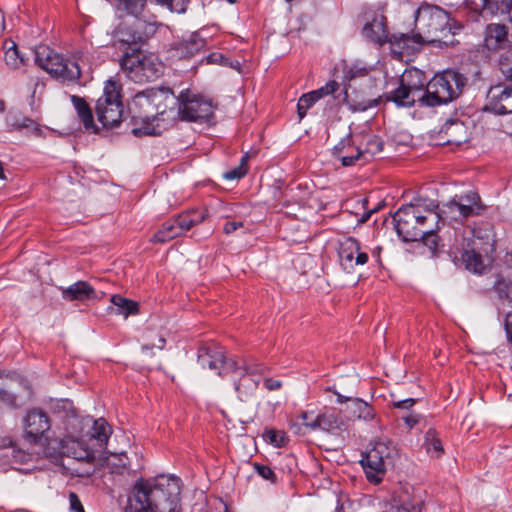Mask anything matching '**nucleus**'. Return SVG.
Here are the masks:
<instances>
[{
  "instance_id": "nucleus-48",
  "label": "nucleus",
  "mask_w": 512,
  "mask_h": 512,
  "mask_svg": "<svg viewBox=\"0 0 512 512\" xmlns=\"http://www.w3.org/2000/svg\"><path fill=\"white\" fill-rule=\"evenodd\" d=\"M10 457L12 458L13 462L17 464H26L33 459L32 454L15 447H12Z\"/></svg>"
},
{
  "instance_id": "nucleus-23",
  "label": "nucleus",
  "mask_w": 512,
  "mask_h": 512,
  "mask_svg": "<svg viewBox=\"0 0 512 512\" xmlns=\"http://www.w3.org/2000/svg\"><path fill=\"white\" fill-rule=\"evenodd\" d=\"M164 101L159 106H155V114L161 118H155L154 124H160L161 133L172 125L178 117L175 106H178V97L169 88H160Z\"/></svg>"
},
{
  "instance_id": "nucleus-15",
  "label": "nucleus",
  "mask_w": 512,
  "mask_h": 512,
  "mask_svg": "<svg viewBox=\"0 0 512 512\" xmlns=\"http://www.w3.org/2000/svg\"><path fill=\"white\" fill-rule=\"evenodd\" d=\"M484 210L480 196L476 192H468L445 203L439 212L441 218L459 223L467 218L479 215Z\"/></svg>"
},
{
  "instance_id": "nucleus-22",
  "label": "nucleus",
  "mask_w": 512,
  "mask_h": 512,
  "mask_svg": "<svg viewBox=\"0 0 512 512\" xmlns=\"http://www.w3.org/2000/svg\"><path fill=\"white\" fill-rule=\"evenodd\" d=\"M339 258L345 270H352L354 265H364L368 254L361 251L360 243L353 237H348L340 243Z\"/></svg>"
},
{
  "instance_id": "nucleus-52",
  "label": "nucleus",
  "mask_w": 512,
  "mask_h": 512,
  "mask_svg": "<svg viewBox=\"0 0 512 512\" xmlns=\"http://www.w3.org/2000/svg\"><path fill=\"white\" fill-rule=\"evenodd\" d=\"M188 3L189 0H168L165 6H167L171 12L184 13Z\"/></svg>"
},
{
  "instance_id": "nucleus-49",
  "label": "nucleus",
  "mask_w": 512,
  "mask_h": 512,
  "mask_svg": "<svg viewBox=\"0 0 512 512\" xmlns=\"http://www.w3.org/2000/svg\"><path fill=\"white\" fill-rule=\"evenodd\" d=\"M7 121L11 127L16 128V129L30 127L31 124L33 123V121L31 119L26 118V117H22L20 119V117L18 115H9L7 118Z\"/></svg>"
},
{
  "instance_id": "nucleus-36",
  "label": "nucleus",
  "mask_w": 512,
  "mask_h": 512,
  "mask_svg": "<svg viewBox=\"0 0 512 512\" xmlns=\"http://www.w3.org/2000/svg\"><path fill=\"white\" fill-rule=\"evenodd\" d=\"M425 220L421 221L418 229L420 232V238L425 237V235H429L435 233L439 229V221L441 216L438 212H434L430 208H425Z\"/></svg>"
},
{
  "instance_id": "nucleus-53",
  "label": "nucleus",
  "mask_w": 512,
  "mask_h": 512,
  "mask_svg": "<svg viewBox=\"0 0 512 512\" xmlns=\"http://www.w3.org/2000/svg\"><path fill=\"white\" fill-rule=\"evenodd\" d=\"M420 240L423 241L424 245L427 246L433 254L437 251L439 237L437 236L436 232L425 235V237L420 238Z\"/></svg>"
},
{
  "instance_id": "nucleus-7",
  "label": "nucleus",
  "mask_w": 512,
  "mask_h": 512,
  "mask_svg": "<svg viewBox=\"0 0 512 512\" xmlns=\"http://www.w3.org/2000/svg\"><path fill=\"white\" fill-rule=\"evenodd\" d=\"M35 63L52 77L62 82H76L81 76L77 62L65 59L47 45H39L34 50Z\"/></svg>"
},
{
  "instance_id": "nucleus-61",
  "label": "nucleus",
  "mask_w": 512,
  "mask_h": 512,
  "mask_svg": "<svg viewBox=\"0 0 512 512\" xmlns=\"http://www.w3.org/2000/svg\"><path fill=\"white\" fill-rule=\"evenodd\" d=\"M403 420H404L406 426L409 429H412L416 424H418V422L420 420V416L419 415H415V414H411V415L403 417Z\"/></svg>"
},
{
  "instance_id": "nucleus-5",
  "label": "nucleus",
  "mask_w": 512,
  "mask_h": 512,
  "mask_svg": "<svg viewBox=\"0 0 512 512\" xmlns=\"http://www.w3.org/2000/svg\"><path fill=\"white\" fill-rule=\"evenodd\" d=\"M119 64L125 75L135 83L154 81L163 75L165 69L157 55L140 47H127Z\"/></svg>"
},
{
  "instance_id": "nucleus-25",
  "label": "nucleus",
  "mask_w": 512,
  "mask_h": 512,
  "mask_svg": "<svg viewBox=\"0 0 512 512\" xmlns=\"http://www.w3.org/2000/svg\"><path fill=\"white\" fill-rule=\"evenodd\" d=\"M363 140L365 141L364 147L362 142L357 145V149H355V155H344L341 157V163L343 166H352L356 163L357 160L361 158L367 159V155L373 157L383 150V141L380 137L369 134L363 136Z\"/></svg>"
},
{
  "instance_id": "nucleus-62",
  "label": "nucleus",
  "mask_w": 512,
  "mask_h": 512,
  "mask_svg": "<svg viewBox=\"0 0 512 512\" xmlns=\"http://www.w3.org/2000/svg\"><path fill=\"white\" fill-rule=\"evenodd\" d=\"M379 103H380V99H374V100L369 101L368 104L359 103L357 106H355L354 109L357 111H365L370 107H375V106L379 105Z\"/></svg>"
},
{
  "instance_id": "nucleus-33",
  "label": "nucleus",
  "mask_w": 512,
  "mask_h": 512,
  "mask_svg": "<svg viewBox=\"0 0 512 512\" xmlns=\"http://www.w3.org/2000/svg\"><path fill=\"white\" fill-rule=\"evenodd\" d=\"M4 60L11 69H18L24 66L26 61L24 56L18 50L16 43L12 40H5L3 44Z\"/></svg>"
},
{
  "instance_id": "nucleus-47",
  "label": "nucleus",
  "mask_w": 512,
  "mask_h": 512,
  "mask_svg": "<svg viewBox=\"0 0 512 512\" xmlns=\"http://www.w3.org/2000/svg\"><path fill=\"white\" fill-rule=\"evenodd\" d=\"M174 220L177 223V226H179L181 234L190 230L194 226L193 219L188 211L179 214Z\"/></svg>"
},
{
  "instance_id": "nucleus-58",
  "label": "nucleus",
  "mask_w": 512,
  "mask_h": 512,
  "mask_svg": "<svg viewBox=\"0 0 512 512\" xmlns=\"http://www.w3.org/2000/svg\"><path fill=\"white\" fill-rule=\"evenodd\" d=\"M504 325L508 341L512 344V310L506 313Z\"/></svg>"
},
{
  "instance_id": "nucleus-64",
  "label": "nucleus",
  "mask_w": 512,
  "mask_h": 512,
  "mask_svg": "<svg viewBox=\"0 0 512 512\" xmlns=\"http://www.w3.org/2000/svg\"><path fill=\"white\" fill-rule=\"evenodd\" d=\"M166 343V340L163 337H159L157 344H145L143 345V349H152L153 347H157L162 349Z\"/></svg>"
},
{
  "instance_id": "nucleus-37",
  "label": "nucleus",
  "mask_w": 512,
  "mask_h": 512,
  "mask_svg": "<svg viewBox=\"0 0 512 512\" xmlns=\"http://www.w3.org/2000/svg\"><path fill=\"white\" fill-rule=\"evenodd\" d=\"M111 302L117 307V313L123 315L125 318L139 312V305L137 302L122 297L121 295H112Z\"/></svg>"
},
{
  "instance_id": "nucleus-46",
  "label": "nucleus",
  "mask_w": 512,
  "mask_h": 512,
  "mask_svg": "<svg viewBox=\"0 0 512 512\" xmlns=\"http://www.w3.org/2000/svg\"><path fill=\"white\" fill-rule=\"evenodd\" d=\"M253 468L264 480H267L273 484L276 483V474L269 466L260 463H254Z\"/></svg>"
},
{
  "instance_id": "nucleus-55",
  "label": "nucleus",
  "mask_w": 512,
  "mask_h": 512,
  "mask_svg": "<svg viewBox=\"0 0 512 512\" xmlns=\"http://www.w3.org/2000/svg\"><path fill=\"white\" fill-rule=\"evenodd\" d=\"M70 510L72 512H85L78 495L74 492L69 493Z\"/></svg>"
},
{
  "instance_id": "nucleus-63",
  "label": "nucleus",
  "mask_w": 512,
  "mask_h": 512,
  "mask_svg": "<svg viewBox=\"0 0 512 512\" xmlns=\"http://www.w3.org/2000/svg\"><path fill=\"white\" fill-rule=\"evenodd\" d=\"M299 417L301 418L303 425H305L308 428H309V425L307 423H309L310 421L314 420V418H315V417H313V413L312 412H307V411H302L300 413Z\"/></svg>"
},
{
  "instance_id": "nucleus-40",
  "label": "nucleus",
  "mask_w": 512,
  "mask_h": 512,
  "mask_svg": "<svg viewBox=\"0 0 512 512\" xmlns=\"http://www.w3.org/2000/svg\"><path fill=\"white\" fill-rule=\"evenodd\" d=\"M318 100L316 93L309 92L307 94H303L297 103V112L300 119H303L306 115L309 108H311L314 103Z\"/></svg>"
},
{
  "instance_id": "nucleus-27",
  "label": "nucleus",
  "mask_w": 512,
  "mask_h": 512,
  "mask_svg": "<svg viewBox=\"0 0 512 512\" xmlns=\"http://www.w3.org/2000/svg\"><path fill=\"white\" fill-rule=\"evenodd\" d=\"M62 298L68 302L84 303L96 298V291L87 281H77L66 288H60Z\"/></svg>"
},
{
  "instance_id": "nucleus-35",
  "label": "nucleus",
  "mask_w": 512,
  "mask_h": 512,
  "mask_svg": "<svg viewBox=\"0 0 512 512\" xmlns=\"http://www.w3.org/2000/svg\"><path fill=\"white\" fill-rule=\"evenodd\" d=\"M424 439L426 452L432 458H440L444 453V448L442 446L438 432L435 429L430 428L426 431Z\"/></svg>"
},
{
  "instance_id": "nucleus-21",
  "label": "nucleus",
  "mask_w": 512,
  "mask_h": 512,
  "mask_svg": "<svg viewBox=\"0 0 512 512\" xmlns=\"http://www.w3.org/2000/svg\"><path fill=\"white\" fill-rule=\"evenodd\" d=\"M307 424L312 430L320 429L333 435L342 433L348 427V421L345 420L341 416L340 412H337L335 409L325 410Z\"/></svg>"
},
{
  "instance_id": "nucleus-4",
  "label": "nucleus",
  "mask_w": 512,
  "mask_h": 512,
  "mask_svg": "<svg viewBox=\"0 0 512 512\" xmlns=\"http://www.w3.org/2000/svg\"><path fill=\"white\" fill-rule=\"evenodd\" d=\"M58 448L63 474L80 478L94 474L95 454L84 440L67 437L59 441Z\"/></svg>"
},
{
  "instance_id": "nucleus-10",
  "label": "nucleus",
  "mask_w": 512,
  "mask_h": 512,
  "mask_svg": "<svg viewBox=\"0 0 512 512\" xmlns=\"http://www.w3.org/2000/svg\"><path fill=\"white\" fill-rule=\"evenodd\" d=\"M398 451L391 442L378 441L361 460L366 478L370 483H380L389 467H393Z\"/></svg>"
},
{
  "instance_id": "nucleus-13",
  "label": "nucleus",
  "mask_w": 512,
  "mask_h": 512,
  "mask_svg": "<svg viewBox=\"0 0 512 512\" xmlns=\"http://www.w3.org/2000/svg\"><path fill=\"white\" fill-rule=\"evenodd\" d=\"M197 362L202 369H209L220 377L228 376L237 368L236 359L227 358L225 348L215 342H209L198 348Z\"/></svg>"
},
{
  "instance_id": "nucleus-14",
  "label": "nucleus",
  "mask_w": 512,
  "mask_h": 512,
  "mask_svg": "<svg viewBox=\"0 0 512 512\" xmlns=\"http://www.w3.org/2000/svg\"><path fill=\"white\" fill-rule=\"evenodd\" d=\"M425 208L420 205L408 204L398 209L393 216L395 229L404 242L420 240L421 221L425 220Z\"/></svg>"
},
{
  "instance_id": "nucleus-50",
  "label": "nucleus",
  "mask_w": 512,
  "mask_h": 512,
  "mask_svg": "<svg viewBox=\"0 0 512 512\" xmlns=\"http://www.w3.org/2000/svg\"><path fill=\"white\" fill-rule=\"evenodd\" d=\"M339 88L338 82L332 80L327 82L323 87L313 91L316 93L318 100L324 96L333 94Z\"/></svg>"
},
{
  "instance_id": "nucleus-17",
  "label": "nucleus",
  "mask_w": 512,
  "mask_h": 512,
  "mask_svg": "<svg viewBox=\"0 0 512 512\" xmlns=\"http://www.w3.org/2000/svg\"><path fill=\"white\" fill-rule=\"evenodd\" d=\"M33 395L30 384L21 377L12 378L0 384V402L17 409L31 400Z\"/></svg>"
},
{
  "instance_id": "nucleus-8",
  "label": "nucleus",
  "mask_w": 512,
  "mask_h": 512,
  "mask_svg": "<svg viewBox=\"0 0 512 512\" xmlns=\"http://www.w3.org/2000/svg\"><path fill=\"white\" fill-rule=\"evenodd\" d=\"M122 85L113 78L105 82L103 95L97 100L95 111L98 121L106 128L118 126L123 118Z\"/></svg>"
},
{
  "instance_id": "nucleus-38",
  "label": "nucleus",
  "mask_w": 512,
  "mask_h": 512,
  "mask_svg": "<svg viewBox=\"0 0 512 512\" xmlns=\"http://www.w3.org/2000/svg\"><path fill=\"white\" fill-rule=\"evenodd\" d=\"M462 259L465 262L466 268L474 273H481L484 265L482 256L474 250H466L462 254Z\"/></svg>"
},
{
  "instance_id": "nucleus-19",
  "label": "nucleus",
  "mask_w": 512,
  "mask_h": 512,
  "mask_svg": "<svg viewBox=\"0 0 512 512\" xmlns=\"http://www.w3.org/2000/svg\"><path fill=\"white\" fill-rule=\"evenodd\" d=\"M485 111L498 115L512 113V87L504 85L492 86L486 96Z\"/></svg>"
},
{
  "instance_id": "nucleus-20",
  "label": "nucleus",
  "mask_w": 512,
  "mask_h": 512,
  "mask_svg": "<svg viewBox=\"0 0 512 512\" xmlns=\"http://www.w3.org/2000/svg\"><path fill=\"white\" fill-rule=\"evenodd\" d=\"M464 4L473 21H477L479 16L509 15L510 10V0H464Z\"/></svg>"
},
{
  "instance_id": "nucleus-39",
  "label": "nucleus",
  "mask_w": 512,
  "mask_h": 512,
  "mask_svg": "<svg viewBox=\"0 0 512 512\" xmlns=\"http://www.w3.org/2000/svg\"><path fill=\"white\" fill-rule=\"evenodd\" d=\"M92 430V437L95 438L101 446L107 443L111 434V427L104 419L100 418L96 420Z\"/></svg>"
},
{
  "instance_id": "nucleus-54",
  "label": "nucleus",
  "mask_w": 512,
  "mask_h": 512,
  "mask_svg": "<svg viewBox=\"0 0 512 512\" xmlns=\"http://www.w3.org/2000/svg\"><path fill=\"white\" fill-rule=\"evenodd\" d=\"M209 64L229 65V60L222 53H211L206 57Z\"/></svg>"
},
{
  "instance_id": "nucleus-12",
  "label": "nucleus",
  "mask_w": 512,
  "mask_h": 512,
  "mask_svg": "<svg viewBox=\"0 0 512 512\" xmlns=\"http://www.w3.org/2000/svg\"><path fill=\"white\" fill-rule=\"evenodd\" d=\"M177 115L182 121L208 122L214 115L212 101L202 95L184 90L178 96Z\"/></svg>"
},
{
  "instance_id": "nucleus-44",
  "label": "nucleus",
  "mask_w": 512,
  "mask_h": 512,
  "mask_svg": "<svg viewBox=\"0 0 512 512\" xmlns=\"http://www.w3.org/2000/svg\"><path fill=\"white\" fill-rule=\"evenodd\" d=\"M263 438L276 447L284 446L287 440L285 432L275 429L266 430L263 434Z\"/></svg>"
},
{
  "instance_id": "nucleus-60",
  "label": "nucleus",
  "mask_w": 512,
  "mask_h": 512,
  "mask_svg": "<svg viewBox=\"0 0 512 512\" xmlns=\"http://www.w3.org/2000/svg\"><path fill=\"white\" fill-rule=\"evenodd\" d=\"M264 386L267 390L274 391V390L279 389L282 386V383L279 380H275L272 378H266L264 380Z\"/></svg>"
},
{
  "instance_id": "nucleus-31",
  "label": "nucleus",
  "mask_w": 512,
  "mask_h": 512,
  "mask_svg": "<svg viewBox=\"0 0 512 512\" xmlns=\"http://www.w3.org/2000/svg\"><path fill=\"white\" fill-rule=\"evenodd\" d=\"M71 102L76 109L78 117L83 123L84 128L86 130H92L93 132H96L98 129L94 124L92 110L85 99L77 95H72Z\"/></svg>"
},
{
  "instance_id": "nucleus-42",
  "label": "nucleus",
  "mask_w": 512,
  "mask_h": 512,
  "mask_svg": "<svg viewBox=\"0 0 512 512\" xmlns=\"http://www.w3.org/2000/svg\"><path fill=\"white\" fill-rule=\"evenodd\" d=\"M249 155L246 153L239 164L238 167L231 169L227 171L224 174V178L227 180H235V179H241L247 174L248 167H247V161H248Z\"/></svg>"
},
{
  "instance_id": "nucleus-56",
  "label": "nucleus",
  "mask_w": 512,
  "mask_h": 512,
  "mask_svg": "<svg viewBox=\"0 0 512 512\" xmlns=\"http://www.w3.org/2000/svg\"><path fill=\"white\" fill-rule=\"evenodd\" d=\"M188 212H189L191 218L193 219L194 226L202 223L207 217L206 210L194 209V210H191Z\"/></svg>"
},
{
  "instance_id": "nucleus-26",
  "label": "nucleus",
  "mask_w": 512,
  "mask_h": 512,
  "mask_svg": "<svg viewBox=\"0 0 512 512\" xmlns=\"http://www.w3.org/2000/svg\"><path fill=\"white\" fill-rule=\"evenodd\" d=\"M335 394L337 395L338 403H348L346 406V412L352 417L364 421H371L375 418L376 412L374 408L366 401L360 398L345 397L339 393Z\"/></svg>"
},
{
  "instance_id": "nucleus-9",
  "label": "nucleus",
  "mask_w": 512,
  "mask_h": 512,
  "mask_svg": "<svg viewBox=\"0 0 512 512\" xmlns=\"http://www.w3.org/2000/svg\"><path fill=\"white\" fill-rule=\"evenodd\" d=\"M362 18L365 22L362 28V35L370 42L380 46L388 42L393 46H398L399 48L410 47V34H389L387 29V19L379 11L370 8L366 9L363 12Z\"/></svg>"
},
{
  "instance_id": "nucleus-59",
  "label": "nucleus",
  "mask_w": 512,
  "mask_h": 512,
  "mask_svg": "<svg viewBox=\"0 0 512 512\" xmlns=\"http://www.w3.org/2000/svg\"><path fill=\"white\" fill-rule=\"evenodd\" d=\"M416 400L413 398H407L404 400L394 401L393 406L399 409H409L415 404Z\"/></svg>"
},
{
  "instance_id": "nucleus-32",
  "label": "nucleus",
  "mask_w": 512,
  "mask_h": 512,
  "mask_svg": "<svg viewBox=\"0 0 512 512\" xmlns=\"http://www.w3.org/2000/svg\"><path fill=\"white\" fill-rule=\"evenodd\" d=\"M497 295L499 309L505 311L506 308H512V280L498 279L493 286Z\"/></svg>"
},
{
  "instance_id": "nucleus-30",
  "label": "nucleus",
  "mask_w": 512,
  "mask_h": 512,
  "mask_svg": "<svg viewBox=\"0 0 512 512\" xmlns=\"http://www.w3.org/2000/svg\"><path fill=\"white\" fill-rule=\"evenodd\" d=\"M237 368L231 373H246L256 378L269 372V367L253 356H245L240 360H236Z\"/></svg>"
},
{
  "instance_id": "nucleus-3",
  "label": "nucleus",
  "mask_w": 512,
  "mask_h": 512,
  "mask_svg": "<svg viewBox=\"0 0 512 512\" xmlns=\"http://www.w3.org/2000/svg\"><path fill=\"white\" fill-rule=\"evenodd\" d=\"M165 97L161 90L148 89L137 93L128 104L133 124L132 134L136 137L155 136L161 134L160 124H154L155 106H159Z\"/></svg>"
},
{
  "instance_id": "nucleus-16",
  "label": "nucleus",
  "mask_w": 512,
  "mask_h": 512,
  "mask_svg": "<svg viewBox=\"0 0 512 512\" xmlns=\"http://www.w3.org/2000/svg\"><path fill=\"white\" fill-rule=\"evenodd\" d=\"M156 22L146 21L135 16L130 24L118 30V41L127 47H139L157 32Z\"/></svg>"
},
{
  "instance_id": "nucleus-29",
  "label": "nucleus",
  "mask_w": 512,
  "mask_h": 512,
  "mask_svg": "<svg viewBox=\"0 0 512 512\" xmlns=\"http://www.w3.org/2000/svg\"><path fill=\"white\" fill-rule=\"evenodd\" d=\"M229 375L238 377V379H234V389L241 401H245L257 391L260 378L253 377L246 373H230Z\"/></svg>"
},
{
  "instance_id": "nucleus-18",
  "label": "nucleus",
  "mask_w": 512,
  "mask_h": 512,
  "mask_svg": "<svg viewBox=\"0 0 512 512\" xmlns=\"http://www.w3.org/2000/svg\"><path fill=\"white\" fill-rule=\"evenodd\" d=\"M50 426V419L46 412L39 408L29 410L23 420L25 440L29 443H37Z\"/></svg>"
},
{
  "instance_id": "nucleus-57",
  "label": "nucleus",
  "mask_w": 512,
  "mask_h": 512,
  "mask_svg": "<svg viewBox=\"0 0 512 512\" xmlns=\"http://www.w3.org/2000/svg\"><path fill=\"white\" fill-rule=\"evenodd\" d=\"M243 227V222L241 221H227L223 227V231L225 234L229 235L236 231L238 228Z\"/></svg>"
},
{
  "instance_id": "nucleus-11",
  "label": "nucleus",
  "mask_w": 512,
  "mask_h": 512,
  "mask_svg": "<svg viewBox=\"0 0 512 512\" xmlns=\"http://www.w3.org/2000/svg\"><path fill=\"white\" fill-rule=\"evenodd\" d=\"M425 76L418 69L405 71L399 80V86L386 95L387 101L394 102L398 107L410 108L416 102L423 106Z\"/></svg>"
},
{
  "instance_id": "nucleus-51",
  "label": "nucleus",
  "mask_w": 512,
  "mask_h": 512,
  "mask_svg": "<svg viewBox=\"0 0 512 512\" xmlns=\"http://www.w3.org/2000/svg\"><path fill=\"white\" fill-rule=\"evenodd\" d=\"M77 62L79 64V67L81 68V65H91V54L88 50H78L73 53V61Z\"/></svg>"
},
{
  "instance_id": "nucleus-43",
  "label": "nucleus",
  "mask_w": 512,
  "mask_h": 512,
  "mask_svg": "<svg viewBox=\"0 0 512 512\" xmlns=\"http://www.w3.org/2000/svg\"><path fill=\"white\" fill-rule=\"evenodd\" d=\"M355 149H357V145H354L351 134H348L334 146L333 155L341 161V157L344 156L342 154L345 152V150Z\"/></svg>"
},
{
  "instance_id": "nucleus-41",
  "label": "nucleus",
  "mask_w": 512,
  "mask_h": 512,
  "mask_svg": "<svg viewBox=\"0 0 512 512\" xmlns=\"http://www.w3.org/2000/svg\"><path fill=\"white\" fill-rule=\"evenodd\" d=\"M499 69L507 80L512 81V48L500 55Z\"/></svg>"
},
{
  "instance_id": "nucleus-6",
  "label": "nucleus",
  "mask_w": 512,
  "mask_h": 512,
  "mask_svg": "<svg viewBox=\"0 0 512 512\" xmlns=\"http://www.w3.org/2000/svg\"><path fill=\"white\" fill-rule=\"evenodd\" d=\"M466 85L467 77L456 70L448 69L437 73L429 82H425L423 106L448 104L463 93Z\"/></svg>"
},
{
  "instance_id": "nucleus-45",
  "label": "nucleus",
  "mask_w": 512,
  "mask_h": 512,
  "mask_svg": "<svg viewBox=\"0 0 512 512\" xmlns=\"http://www.w3.org/2000/svg\"><path fill=\"white\" fill-rule=\"evenodd\" d=\"M108 466H112V468H115L113 472L116 473H122L125 469H127L129 463H128V457L125 453H121L120 455H114L113 459H109L107 461Z\"/></svg>"
},
{
  "instance_id": "nucleus-2",
  "label": "nucleus",
  "mask_w": 512,
  "mask_h": 512,
  "mask_svg": "<svg viewBox=\"0 0 512 512\" xmlns=\"http://www.w3.org/2000/svg\"><path fill=\"white\" fill-rule=\"evenodd\" d=\"M462 28V23L452 19L442 8L424 5L415 13L416 32L410 34V43H432L439 47H453L458 43L455 35Z\"/></svg>"
},
{
  "instance_id": "nucleus-28",
  "label": "nucleus",
  "mask_w": 512,
  "mask_h": 512,
  "mask_svg": "<svg viewBox=\"0 0 512 512\" xmlns=\"http://www.w3.org/2000/svg\"><path fill=\"white\" fill-rule=\"evenodd\" d=\"M485 46L488 50L504 49L509 44L508 28L504 24L492 23L486 27Z\"/></svg>"
},
{
  "instance_id": "nucleus-24",
  "label": "nucleus",
  "mask_w": 512,
  "mask_h": 512,
  "mask_svg": "<svg viewBox=\"0 0 512 512\" xmlns=\"http://www.w3.org/2000/svg\"><path fill=\"white\" fill-rule=\"evenodd\" d=\"M206 46V40L194 32L171 45L170 52L178 59H189L198 54Z\"/></svg>"
},
{
  "instance_id": "nucleus-1",
  "label": "nucleus",
  "mask_w": 512,
  "mask_h": 512,
  "mask_svg": "<svg viewBox=\"0 0 512 512\" xmlns=\"http://www.w3.org/2000/svg\"><path fill=\"white\" fill-rule=\"evenodd\" d=\"M181 480L159 475L138 480L129 496L125 512H181Z\"/></svg>"
},
{
  "instance_id": "nucleus-34",
  "label": "nucleus",
  "mask_w": 512,
  "mask_h": 512,
  "mask_svg": "<svg viewBox=\"0 0 512 512\" xmlns=\"http://www.w3.org/2000/svg\"><path fill=\"white\" fill-rule=\"evenodd\" d=\"M181 235L179 226L175 220H168L163 223L162 227L153 235L151 242L165 243Z\"/></svg>"
}]
</instances>
